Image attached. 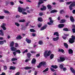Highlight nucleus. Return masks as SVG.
<instances>
[{"label":"nucleus","instance_id":"nucleus-1","mask_svg":"<svg viewBox=\"0 0 75 75\" xmlns=\"http://www.w3.org/2000/svg\"><path fill=\"white\" fill-rule=\"evenodd\" d=\"M47 51H46L44 53V56L46 58H47L48 57L50 56L51 54V50L48 51L47 53Z\"/></svg>","mask_w":75,"mask_h":75},{"label":"nucleus","instance_id":"nucleus-2","mask_svg":"<svg viewBox=\"0 0 75 75\" xmlns=\"http://www.w3.org/2000/svg\"><path fill=\"white\" fill-rule=\"evenodd\" d=\"M71 38H70L69 40V42L70 44H73L75 42L74 40H75V36L72 35L71 36Z\"/></svg>","mask_w":75,"mask_h":75},{"label":"nucleus","instance_id":"nucleus-3","mask_svg":"<svg viewBox=\"0 0 75 75\" xmlns=\"http://www.w3.org/2000/svg\"><path fill=\"white\" fill-rule=\"evenodd\" d=\"M45 65H46V62H42L39 64V65L37 66V67L38 68H40L42 65L44 67Z\"/></svg>","mask_w":75,"mask_h":75},{"label":"nucleus","instance_id":"nucleus-4","mask_svg":"<svg viewBox=\"0 0 75 75\" xmlns=\"http://www.w3.org/2000/svg\"><path fill=\"white\" fill-rule=\"evenodd\" d=\"M65 60V58L62 57H60V59H57L58 62H63Z\"/></svg>","mask_w":75,"mask_h":75},{"label":"nucleus","instance_id":"nucleus-5","mask_svg":"<svg viewBox=\"0 0 75 75\" xmlns=\"http://www.w3.org/2000/svg\"><path fill=\"white\" fill-rule=\"evenodd\" d=\"M6 25L5 23H3L2 25L1 26V27L4 30H6V28L5 27V26Z\"/></svg>","mask_w":75,"mask_h":75},{"label":"nucleus","instance_id":"nucleus-6","mask_svg":"<svg viewBox=\"0 0 75 75\" xmlns=\"http://www.w3.org/2000/svg\"><path fill=\"white\" fill-rule=\"evenodd\" d=\"M21 38H22V37L20 35H18L16 38V40H20Z\"/></svg>","mask_w":75,"mask_h":75},{"label":"nucleus","instance_id":"nucleus-7","mask_svg":"<svg viewBox=\"0 0 75 75\" xmlns=\"http://www.w3.org/2000/svg\"><path fill=\"white\" fill-rule=\"evenodd\" d=\"M64 25H65L64 24H59L58 25V27L59 28H63L64 27Z\"/></svg>","mask_w":75,"mask_h":75},{"label":"nucleus","instance_id":"nucleus-8","mask_svg":"<svg viewBox=\"0 0 75 75\" xmlns=\"http://www.w3.org/2000/svg\"><path fill=\"white\" fill-rule=\"evenodd\" d=\"M47 27V25H45L44 26H43L42 28H40L41 31H42V30H45V29H46V28Z\"/></svg>","mask_w":75,"mask_h":75},{"label":"nucleus","instance_id":"nucleus-9","mask_svg":"<svg viewBox=\"0 0 75 75\" xmlns=\"http://www.w3.org/2000/svg\"><path fill=\"white\" fill-rule=\"evenodd\" d=\"M47 27V25H45L44 26H43L42 28H40L41 31H42V30H45V29H46V28Z\"/></svg>","mask_w":75,"mask_h":75},{"label":"nucleus","instance_id":"nucleus-10","mask_svg":"<svg viewBox=\"0 0 75 75\" xmlns=\"http://www.w3.org/2000/svg\"><path fill=\"white\" fill-rule=\"evenodd\" d=\"M70 21H71L72 23H74L75 21V20H74V18L72 16H71L70 17Z\"/></svg>","mask_w":75,"mask_h":75},{"label":"nucleus","instance_id":"nucleus-11","mask_svg":"<svg viewBox=\"0 0 75 75\" xmlns=\"http://www.w3.org/2000/svg\"><path fill=\"white\" fill-rule=\"evenodd\" d=\"M31 63L32 64H36V59L33 58L31 61Z\"/></svg>","mask_w":75,"mask_h":75},{"label":"nucleus","instance_id":"nucleus-12","mask_svg":"<svg viewBox=\"0 0 75 75\" xmlns=\"http://www.w3.org/2000/svg\"><path fill=\"white\" fill-rule=\"evenodd\" d=\"M11 50L12 51H16L17 49L16 47H11Z\"/></svg>","mask_w":75,"mask_h":75},{"label":"nucleus","instance_id":"nucleus-13","mask_svg":"<svg viewBox=\"0 0 75 75\" xmlns=\"http://www.w3.org/2000/svg\"><path fill=\"white\" fill-rule=\"evenodd\" d=\"M32 68V67H30L26 66L24 68V69L25 70H28L31 69Z\"/></svg>","mask_w":75,"mask_h":75},{"label":"nucleus","instance_id":"nucleus-14","mask_svg":"<svg viewBox=\"0 0 75 75\" xmlns=\"http://www.w3.org/2000/svg\"><path fill=\"white\" fill-rule=\"evenodd\" d=\"M18 10L19 13H22L23 12V8L20 7H18Z\"/></svg>","mask_w":75,"mask_h":75},{"label":"nucleus","instance_id":"nucleus-15","mask_svg":"<svg viewBox=\"0 0 75 75\" xmlns=\"http://www.w3.org/2000/svg\"><path fill=\"white\" fill-rule=\"evenodd\" d=\"M25 41L26 42H27V43H28V44H30V43L31 42V40L27 38L26 39Z\"/></svg>","mask_w":75,"mask_h":75},{"label":"nucleus","instance_id":"nucleus-16","mask_svg":"<svg viewBox=\"0 0 75 75\" xmlns=\"http://www.w3.org/2000/svg\"><path fill=\"white\" fill-rule=\"evenodd\" d=\"M14 42L12 41L10 43V47H14Z\"/></svg>","mask_w":75,"mask_h":75},{"label":"nucleus","instance_id":"nucleus-17","mask_svg":"<svg viewBox=\"0 0 75 75\" xmlns=\"http://www.w3.org/2000/svg\"><path fill=\"white\" fill-rule=\"evenodd\" d=\"M70 69L73 74H75V71L72 67H70Z\"/></svg>","mask_w":75,"mask_h":75},{"label":"nucleus","instance_id":"nucleus-18","mask_svg":"<svg viewBox=\"0 0 75 75\" xmlns=\"http://www.w3.org/2000/svg\"><path fill=\"white\" fill-rule=\"evenodd\" d=\"M51 67L53 68H54V69H57V68H58V66L56 65H52L51 66Z\"/></svg>","mask_w":75,"mask_h":75},{"label":"nucleus","instance_id":"nucleus-19","mask_svg":"<svg viewBox=\"0 0 75 75\" xmlns=\"http://www.w3.org/2000/svg\"><path fill=\"white\" fill-rule=\"evenodd\" d=\"M53 40L54 41H57L59 40V37H57L56 38H53Z\"/></svg>","mask_w":75,"mask_h":75},{"label":"nucleus","instance_id":"nucleus-20","mask_svg":"<svg viewBox=\"0 0 75 75\" xmlns=\"http://www.w3.org/2000/svg\"><path fill=\"white\" fill-rule=\"evenodd\" d=\"M47 8L45 6H43V8H40V10L41 11H44V10H45Z\"/></svg>","mask_w":75,"mask_h":75},{"label":"nucleus","instance_id":"nucleus-21","mask_svg":"<svg viewBox=\"0 0 75 75\" xmlns=\"http://www.w3.org/2000/svg\"><path fill=\"white\" fill-rule=\"evenodd\" d=\"M27 56L28 58L30 59V57H31V54L30 53H28L27 54Z\"/></svg>","mask_w":75,"mask_h":75},{"label":"nucleus","instance_id":"nucleus-22","mask_svg":"<svg viewBox=\"0 0 75 75\" xmlns=\"http://www.w3.org/2000/svg\"><path fill=\"white\" fill-rule=\"evenodd\" d=\"M69 54H71L73 53V50L71 49L69 50Z\"/></svg>","mask_w":75,"mask_h":75},{"label":"nucleus","instance_id":"nucleus-23","mask_svg":"<svg viewBox=\"0 0 75 75\" xmlns=\"http://www.w3.org/2000/svg\"><path fill=\"white\" fill-rule=\"evenodd\" d=\"M54 54H50V58L51 59H52L54 58Z\"/></svg>","mask_w":75,"mask_h":75},{"label":"nucleus","instance_id":"nucleus-24","mask_svg":"<svg viewBox=\"0 0 75 75\" xmlns=\"http://www.w3.org/2000/svg\"><path fill=\"white\" fill-rule=\"evenodd\" d=\"M64 46L66 48L68 49V45L66 43H64Z\"/></svg>","mask_w":75,"mask_h":75},{"label":"nucleus","instance_id":"nucleus-25","mask_svg":"<svg viewBox=\"0 0 75 75\" xmlns=\"http://www.w3.org/2000/svg\"><path fill=\"white\" fill-rule=\"evenodd\" d=\"M16 69V68L14 66H11L10 67V69H13V70H15Z\"/></svg>","mask_w":75,"mask_h":75},{"label":"nucleus","instance_id":"nucleus-26","mask_svg":"<svg viewBox=\"0 0 75 75\" xmlns=\"http://www.w3.org/2000/svg\"><path fill=\"white\" fill-rule=\"evenodd\" d=\"M57 10H53L51 11H50V13H57Z\"/></svg>","mask_w":75,"mask_h":75},{"label":"nucleus","instance_id":"nucleus-27","mask_svg":"<svg viewBox=\"0 0 75 75\" xmlns=\"http://www.w3.org/2000/svg\"><path fill=\"white\" fill-rule=\"evenodd\" d=\"M48 9H51L52 8V6L50 4H48L47 6Z\"/></svg>","mask_w":75,"mask_h":75},{"label":"nucleus","instance_id":"nucleus-28","mask_svg":"<svg viewBox=\"0 0 75 75\" xmlns=\"http://www.w3.org/2000/svg\"><path fill=\"white\" fill-rule=\"evenodd\" d=\"M53 35H56V36H57V37H59V34H58V32H54Z\"/></svg>","mask_w":75,"mask_h":75},{"label":"nucleus","instance_id":"nucleus-29","mask_svg":"<svg viewBox=\"0 0 75 75\" xmlns=\"http://www.w3.org/2000/svg\"><path fill=\"white\" fill-rule=\"evenodd\" d=\"M63 30L64 31H70L69 30H68V29L67 28H63Z\"/></svg>","mask_w":75,"mask_h":75},{"label":"nucleus","instance_id":"nucleus-30","mask_svg":"<svg viewBox=\"0 0 75 75\" xmlns=\"http://www.w3.org/2000/svg\"><path fill=\"white\" fill-rule=\"evenodd\" d=\"M49 20H50V22L51 23H54V21L52 20V18H51V17H50L49 18Z\"/></svg>","mask_w":75,"mask_h":75},{"label":"nucleus","instance_id":"nucleus-31","mask_svg":"<svg viewBox=\"0 0 75 75\" xmlns=\"http://www.w3.org/2000/svg\"><path fill=\"white\" fill-rule=\"evenodd\" d=\"M38 20L39 21L42 22L43 21V20H42V18H38Z\"/></svg>","mask_w":75,"mask_h":75},{"label":"nucleus","instance_id":"nucleus-32","mask_svg":"<svg viewBox=\"0 0 75 75\" xmlns=\"http://www.w3.org/2000/svg\"><path fill=\"white\" fill-rule=\"evenodd\" d=\"M58 52H61L63 53L64 52V50H63L62 49H58Z\"/></svg>","mask_w":75,"mask_h":75},{"label":"nucleus","instance_id":"nucleus-33","mask_svg":"<svg viewBox=\"0 0 75 75\" xmlns=\"http://www.w3.org/2000/svg\"><path fill=\"white\" fill-rule=\"evenodd\" d=\"M15 44V47L16 48H18L19 47V45H18V43H16Z\"/></svg>","mask_w":75,"mask_h":75},{"label":"nucleus","instance_id":"nucleus-34","mask_svg":"<svg viewBox=\"0 0 75 75\" xmlns=\"http://www.w3.org/2000/svg\"><path fill=\"white\" fill-rule=\"evenodd\" d=\"M66 21L64 19H62L60 21V23H64Z\"/></svg>","mask_w":75,"mask_h":75},{"label":"nucleus","instance_id":"nucleus-35","mask_svg":"<svg viewBox=\"0 0 75 75\" xmlns=\"http://www.w3.org/2000/svg\"><path fill=\"white\" fill-rule=\"evenodd\" d=\"M30 32H32L33 33H34L35 32V30L33 29H30Z\"/></svg>","mask_w":75,"mask_h":75},{"label":"nucleus","instance_id":"nucleus-36","mask_svg":"<svg viewBox=\"0 0 75 75\" xmlns=\"http://www.w3.org/2000/svg\"><path fill=\"white\" fill-rule=\"evenodd\" d=\"M59 68L61 69H62L63 68H64V67L61 64L59 66Z\"/></svg>","mask_w":75,"mask_h":75},{"label":"nucleus","instance_id":"nucleus-37","mask_svg":"<svg viewBox=\"0 0 75 75\" xmlns=\"http://www.w3.org/2000/svg\"><path fill=\"white\" fill-rule=\"evenodd\" d=\"M16 52H18V54H20L21 53V51L19 50H16Z\"/></svg>","mask_w":75,"mask_h":75},{"label":"nucleus","instance_id":"nucleus-38","mask_svg":"<svg viewBox=\"0 0 75 75\" xmlns=\"http://www.w3.org/2000/svg\"><path fill=\"white\" fill-rule=\"evenodd\" d=\"M4 13H7V14H9V13H10V12L6 10H4Z\"/></svg>","mask_w":75,"mask_h":75},{"label":"nucleus","instance_id":"nucleus-39","mask_svg":"<svg viewBox=\"0 0 75 75\" xmlns=\"http://www.w3.org/2000/svg\"><path fill=\"white\" fill-rule=\"evenodd\" d=\"M19 22H20V23H24V22H25V20H20L19 21Z\"/></svg>","mask_w":75,"mask_h":75},{"label":"nucleus","instance_id":"nucleus-40","mask_svg":"<svg viewBox=\"0 0 75 75\" xmlns=\"http://www.w3.org/2000/svg\"><path fill=\"white\" fill-rule=\"evenodd\" d=\"M17 60V59L15 58H12L11 59V60L12 61H16Z\"/></svg>","mask_w":75,"mask_h":75},{"label":"nucleus","instance_id":"nucleus-41","mask_svg":"<svg viewBox=\"0 0 75 75\" xmlns=\"http://www.w3.org/2000/svg\"><path fill=\"white\" fill-rule=\"evenodd\" d=\"M49 69L48 68H47L46 69H45V70L43 71V72H47V71H48V69Z\"/></svg>","mask_w":75,"mask_h":75},{"label":"nucleus","instance_id":"nucleus-42","mask_svg":"<svg viewBox=\"0 0 75 75\" xmlns=\"http://www.w3.org/2000/svg\"><path fill=\"white\" fill-rule=\"evenodd\" d=\"M0 32L1 33V35L2 36H3V35H4V34L3 33V30H0Z\"/></svg>","mask_w":75,"mask_h":75},{"label":"nucleus","instance_id":"nucleus-43","mask_svg":"<svg viewBox=\"0 0 75 75\" xmlns=\"http://www.w3.org/2000/svg\"><path fill=\"white\" fill-rule=\"evenodd\" d=\"M4 18V16H0V19L1 20H3Z\"/></svg>","mask_w":75,"mask_h":75},{"label":"nucleus","instance_id":"nucleus-44","mask_svg":"<svg viewBox=\"0 0 75 75\" xmlns=\"http://www.w3.org/2000/svg\"><path fill=\"white\" fill-rule=\"evenodd\" d=\"M10 4V1H6L5 4L6 6H7V5H8V4Z\"/></svg>","mask_w":75,"mask_h":75},{"label":"nucleus","instance_id":"nucleus-45","mask_svg":"<svg viewBox=\"0 0 75 75\" xmlns=\"http://www.w3.org/2000/svg\"><path fill=\"white\" fill-rule=\"evenodd\" d=\"M42 3H44V1H41L39 2L38 3V5H40Z\"/></svg>","mask_w":75,"mask_h":75},{"label":"nucleus","instance_id":"nucleus-46","mask_svg":"<svg viewBox=\"0 0 75 75\" xmlns=\"http://www.w3.org/2000/svg\"><path fill=\"white\" fill-rule=\"evenodd\" d=\"M39 44L40 45H42V44H43V42H42V41L41 40L39 42Z\"/></svg>","mask_w":75,"mask_h":75},{"label":"nucleus","instance_id":"nucleus-47","mask_svg":"<svg viewBox=\"0 0 75 75\" xmlns=\"http://www.w3.org/2000/svg\"><path fill=\"white\" fill-rule=\"evenodd\" d=\"M62 13H64V11L63 10H62L60 11V13L61 14H63Z\"/></svg>","mask_w":75,"mask_h":75},{"label":"nucleus","instance_id":"nucleus-48","mask_svg":"<svg viewBox=\"0 0 75 75\" xmlns=\"http://www.w3.org/2000/svg\"><path fill=\"white\" fill-rule=\"evenodd\" d=\"M15 25H16V26H17V27H19V26H20V24L18 23H15Z\"/></svg>","mask_w":75,"mask_h":75},{"label":"nucleus","instance_id":"nucleus-49","mask_svg":"<svg viewBox=\"0 0 75 75\" xmlns=\"http://www.w3.org/2000/svg\"><path fill=\"white\" fill-rule=\"evenodd\" d=\"M4 44V42L3 41H0V45H3Z\"/></svg>","mask_w":75,"mask_h":75},{"label":"nucleus","instance_id":"nucleus-50","mask_svg":"<svg viewBox=\"0 0 75 75\" xmlns=\"http://www.w3.org/2000/svg\"><path fill=\"white\" fill-rule=\"evenodd\" d=\"M22 14H23L24 15H27V13L25 12L22 11Z\"/></svg>","mask_w":75,"mask_h":75},{"label":"nucleus","instance_id":"nucleus-51","mask_svg":"<svg viewBox=\"0 0 75 75\" xmlns=\"http://www.w3.org/2000/svg\"><path fill=\"white\" fill-rule=\"evenodd\" d=\"M25 52H28V50L26 49L25 51H23V54H24Z\"/></svg>","mask_w":75,"mask_h":75},{"label":"nucleus","instance_id":"nucleus-52","mask_svg":"<svg viewBox=\"0 0 75 75\" xmlns=\"http://www.w3.org/2000/svg\"><path fill=\"white\" fill-rule=\"evenodd\" d=\"M30 52L31 54H36V52L35 51H31Z\"/></svg>","mask_w":75,"mask_h":75},{"label":"nucleus","instance_id":"nucleus-53","mask_svg":"<svg viewBox=\"0 0 75 75\" xmlns=\"http://www.w3.org/2000/svg\"><path fill=\"white\" fill-rule=\"evenodd\" d=\"M25 29V27H23L21 29V30H24Z\"/></svg>","mask_w":75,"mask_h":75},{"label":"nucleus","instance_id":"nucleus-54","mask_svg":"<svg viewBox=\"0 0 75 75\" xmlns=\"http://www.w3.org/2000/svg\"><path fill=\"white\" fill-rule=\"evenodd\" d=\"M50 69L51 71H53V72H55V70H54L53 68H50Z\"/></svg>","mask_w":75,"mask_h":75},{"label":"nucleus","instance_id":"nucleus-55","mask_svg":"<svg viewBox=\"0 0 75 75\" xmlns=\"http://www.w3.org/2000/svg\"><path fill=\"white\" fill-rule=\"evenodd\" d=\"M72 3V1H71L70 2H68L66 4H71V3Z\"/></svg>","mask_w":75,"mask_h":75},{"label":"nucleus","instance_id":"nucleus-56","mask_svg":"<svg viewBox=\"0 0 75 75\" xmlns=\"http://www.w3.org/2000/svg\"><path fill=\"white\" fill-rule=\"evenodd\" d=\"M72 31L73 33H75V28L72 29Z\"/></svg>","mask_w":75,"mask_h":75},{"label":"nucleus","instance_id":"nucleus-57","mask_svg":"<svg viewBox=\"0 0 75 75\" xmlns=\"http://www.w3.org/2000/svg\"><path fill=\"white\" fill-rule=\"evenodd\" d=\"M63 71L65 72V71H67V68H66V67H65L64 68H63Z\"/></svg>","mask_w":75,"mask_h":75},{"label":"nucleus","instance_id":"nucleus-58","mask_svg":"<svg viewBox=\"0 0 75 75\" xmlns=\"http://www.w3.org/2000/svg\"><path fill=\"white\" fill-rule=\"evenodd\" d=\"M4 70H6L7 68V66H4Z\"/></svg>","mask_w":75,"mask_h":75},{"label":"nucleus","instance_id":"nucleus-59","mask_svg":"<svg viewBox=\"0 0 75 75\" xmlns=\"http://www.w3.org/2000/svg\"><path fill=\"white\" fill-rule=\"evenodd\" d=\"M39 15L40 16H43V13H39Z\"/></svg>","mask_w":75,"mask_h":75},{"label":"nucleus","instance_id":"nucleus-60","mask_svg":"<svg viewBox=\"0 0 75 75\" xmlns=\"http://www.w3.org/2000/svg\"><path fill=\"white\" fill-rule=\"evenodd\" d=\"M10 3L11 5H12V6H14V4L13 2H11Z\"/></svg>","mask_w":75,"mask_h":75},{"label":"nucleus","instance_id":"nucleus-61","mask_svg":"<svg viewBox=\"0 0 75 75\" xmlns=\"http://www.w3.org/2000/svg\"><path fill=\"white\" fill-rule=\"evenodd\" d=\"M16 51L13 52V54L14 55V56H16Z\"/></svg>","mask_w":75,"mask_h":75},{"label":"nucleus","instance_id":"nucleus-62","mask_svg":"<svg viewBox=\"0 0 75 75\" xmlns=\"http://www.w3.org/2000/svg\"><path fill=\"white\" fill-rule=\"evenodd\" d=\"M16 18H20V15H17L16 16Z\"/></svg>","mask_w":75,"mask_h":75},{"label":"nucleus","instance_id":"nucleus-63","mask_svg":"<svg viewBox=\"0 0 75 75\" xmlns=\"http://www.w3.org/2000/svg\"><path fill=\"white\" fill-rule=\"evenodd\" d=\"M62 38L64 39V40H66L67 39V37L66 36H63Z\"/></svg>","mask_w":75,"mask_h":75},{"label":"nucleus","instance_id":"nucleus-64","mask_svg":"<svg viewBox=\"0 0 75 75\" xmlns=\"http://www.w3.org/2000/svg\"><path fill=\"white\" fill-rule=\"evenodd\" d=\"M0 75H6V73L4 72L2 73V74H0Z\"/></svg>","mask_w":75,"mask_h":75}]
</instances>
